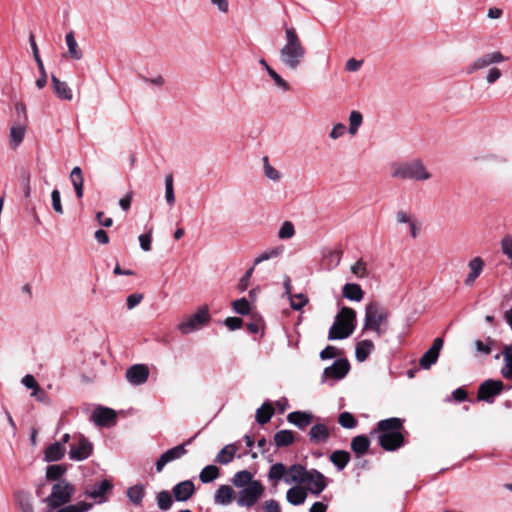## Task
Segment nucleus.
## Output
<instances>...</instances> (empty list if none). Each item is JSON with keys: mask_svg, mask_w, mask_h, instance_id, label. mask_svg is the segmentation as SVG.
<instances>
[{"mask_svg": "<svg viewBox=\"0 0 512 512\" xmlns=\"http://www.w3.org/2000/svg\"><path fill=\"white\" fill-rule=\"evenodd\" d=\"M149 369L145 364H135L126 371L127 381L134 386H139L148 380Z\"/></svg>", "mask_w": 512, "mask_h": 512, "instance_id": "dca6fc26", "label": "nucleus"}, {"mask_svg": "<svg viewBox=\"0 0 512 512\" xmlns=\"http://www.w3.org/2000/svg\"><path fill=\"white\" fill-rule=\"evenodd\" d=\"M285 39L286 42L280 49V61L286 68L296 70L305 58L306 49L293 27L285 29Z\"/></svg>", "mask_w": 512, "mask_h": 512, "instance_id": "f03ea898", "label": "nucleus"}, {"mask_svg": "<svg viewBox=\"0 0 512 512\" xmlns=\"http://www.w3.org/2000/svg\"><path fill=\"white\" fill-rule=\"evenodd\" d=\"M75 488L66 480H59L52 486L51 493L44 499L49 512L66 505L72 498Z\"/></svg>", "mask_w": 512, "mask_h": 512, "instance_id": "6e6552de", "label": "nucleus"}, {"mask_svg": "<svg viewBox=\"0 0 512 512\" xmlns=\"http://www.w3.org/2000/svg\"><path fill=\"white\" fill-rule=\"evenodd\" d=\"M350 370V364L346 359H338L331 366L326 367L323 372V379L340 380L344 378Z\"/></svg>", "mask_w": 512, "mask_h": 512, "instance_id": "2eb2a0df", "label": "nucleus"}, {"mask_svg": "<svg viewBox=\"0 0 512 512\" xmlns=\"http://www.w3.org/2000/svg\"><path fill=\"white\" fill-rule=\"evenodd\" d=\"M501 252L505 255L512 264V235L506 234L500 241Z\"/></svg>", "mask_w": 512, "mask_h": 512, "instance_id": "de8ad7c7", "label": "nucleus"}, {"mask_svg": "<svg viewBox=\"0 0 512 512\" xmlns=\"http://www.w3.org/2000/svg\"><path fill=\"white\" fill-rule=\"evenodd\" d=\"M390 174L392 178L398 180H413L417 182H424L432 178V173L420 159L392 163Z\"/></svg>", "mask_w": 512, "mask_h": 512, "instance_id": "20e7f679", "label": "nucleus"}, {"mask_svg": "<svg viewBox=\"0 0 512 512\" xmlns=\"http://www.w3.org/2000/svg\"><path fill=\"white\" fill-rule=\"evenodd\" d=\"M493 341L490 338H487L486 342L482 340H476L475 341V348L476 350L484 355H488L491 353V344Z\"/></svg>", "mask_w": 512, "mask_h": 512, "instance_id": "bf43d9fd", "label": "nucleus"}, {"mask_svg": "<svg viewBox=\"0 0 512 512\" xmlns=\"http://www.w3.org/2000/svg\"><path fill=\"white\" fill-rule=\"evenodd\" d=\"M345 132H346V126L342 123H337L331 129V131L329 133V137L332 140H337V139L341 138L342 136H344Z\"/></svg>", "mask_w": 512, "mask_h": 512, "instance_id": "0e129e2a", "label": "nucleus"}, {"mask_svg": "<svg viewBox=\"0 0 512 512\" xmlns=\"http://www.w3.org/2000/svg\"><path fill=\"white\" fill-rule=\"evenodd\" d=\"M263 511L264 512H282L280 504L274 499H270V500H267L264 502Z\"/></svg>", "mask_w": 512, "mask_h": 512, "instance_id": "774afa93", "label": "nucleus"}, {"mask_svg": "<svg viewBox=\"0 0 512 512\" xmlns=\"http://www.w3.org/2000/svg\"><path fill=\"white\" fill-rule=\"evenodd\" d=\"M70 179L72 185L74 187L77 198L83 197V188H84V178L82 175V170L79 166H76L72 169L70 173Z\"/></svg>", "mask_w": 512, "mask_h": 512, "instance_id": "c756f323", "label": "nucleus"}, {"mask_svg": "<svg viewBox=\"0 0 512 512\" xmlns=\"http://www.w3.org/2000/svg\"><path fill=\"white\" fill-rule=\"evenodd\" d=\"M165 200L169 206H173L175 204V194H174L173 175L172 174H168L165 177Z\"/></svg>", "mask_w": 512, "mask_h": 512, "instance_id": "c03bdc74", "label": "nucleus"}, {"mask_svg": "<svg viewBox=\"0 0 512 512\" xmlns=\"http://www.w3.org/2000/svg\"><path fill=\"white\" fill-rule=\"evenodd\" d=\"M502 390L503 382L501 380L488 379L479 386L477 398L480 401L493 403L495 396L499 395Z\"/></svg>", "mask_w": 512, "mask_h": 512, "instance_id": "9b49d317", "label": "nucleus"}, {"mask_svg": "<svg viewBox=\"0 0 512 512\" xmlns=\"http://www.w3.org/2000/svg\"><path fill=\"white\" fill-rule=\"evenodd\" d=\"M65 41L68 47L69 56L75 60H80L83 57V53L80 47L78 46V43L75 40L74 33L72 31L66 34Z\"/></svg>", "mask_w": 512, "mask_h": 512, "instance_id": "473e14b6", "label": "nucleus"}, {"mask_svg": "<svg viewBox=\"0 0 512 512\" xmlns=\"http://www.w3.org/2000/svg\"><path fill=\"white\" fill-rule=\"evenodd\" d=\"M504 359V366L501 369V374L506 379H512V345H505L502 350Z\"/></svg>", "mask_w": 512, "mask_h": 512, "instance_id": "7c9ffc66", "label": "nucleus"}, {"mask_svg": "<svg viewBox=\"0 0 512 512\" xmlns=\"http://www.w3.org/2000/svg\"><path fill=\"white\" fill-rule=\"evenodd\" d=\"M22 384L28 389H33L32 396H36L39 390V385L32 375H25L22 378Z\"/></svg>", "mask_w": 512, "mask_h": 512, "instance_id": "680f3d73", "label": "nucleus"}, {"mask_svg": "<svg viewBox=\"0 0 512 512\" xmlns=\"http://www.w3.org/2000/svg\"><path fill=\"white\" fill-rule=\"evenodd\" d=\"M92 451V443L81 435L77 443L71 444L69 450V458L74 461H83L92 454Z\"/></svg>", "mask_w": 512, "mask_h": 512, "instance_id": "ddd939ff", "label": "nucleus"}, {"mask_svg": "<svg viewBox=\"0 0 512 512\" xmlns=\"http://www.w3.org/2000/svg\"><path fill=\"white\" fill-rule=\"evenodd\" d=\"M370 446L369 439L364 435L356 436L351 441V449L358 455L367 453Z\"/></svg>", "mask_w": 512, "mask_h": 512, "instance_id": "c9c22d12", "label": "nucleus"}, {"mask_svg": "<svg viewBox=\"0 0 512 512\" xmlns=\"http://www.w3.org/2000/svg\"><path fill=\"white\" fill-rule=\"evenodd\" d=\"M307 498V491L305 488L296 485L288 489L286 493L287 501L294 506L301 505Z\"/></svg>", "mask_w": 512, "mask_h": 512, "instance_id": "b1692460", "label": "nucleus"}, {"mask_svg": "<svg viewBox=\"0 0 512 512\" xmlns=\"http://www.w3.org/2000/svg\"><path fill=\"white\" fill-rule=\"evenodd\" d=\"M302 484H305L307 490L316 496H318L327 486L325 476L316 469L307 470Z\"/></svg>", "mask_w": 512, "mask_h": 512, "instance_id": "f8f14e48", "label": "nucleus"}, {"mask_svg": "<svg viewBox=\"0 0 512 512\" xmlns=\"http://www.w3.org/2000/svg\"><path fill=\"white\" fill-rule=\"evenodd\" d=\"M356 312L349 307H343L335 317L328 333L329 340L348 338L355 329Z\"/></svg>", "mask_w": 512, "mask_h": 512, "instance_id": "0eeeda50", "label": "nucleus"}, {"mask_svg": "<svg viewBox=\"0 0 512 512\" xmlns=\"http://www.w3.org/2000/svg\"><path fill=\"white\" fill-rule=\"evenodd\" d=\"M233 309L236 313L246 315L250 312V304L246 298L235 300L233 303Z\"/></svg>", "mask_w": 512, "mask_h": 512, "instance_id": "6e6d98bb", "label": "nucleus"}, {"mask_svg": "<svg viewBox=\"0 0 512 512\" xmlns=\"http://www.w3.org/2000/svg\"><path fill=\"white\" fill-rule=\"evenodd\" d=\"M508 60L509 57L505 56L501 51H490L480 55L472 63H470L466 67V73L468 75H472L479 70L488 68L485 75V82L488 85H492L499 81L503 76L502 70L496 65Z\"/></svg>", "mask_w": 512, "mask_h": 512, "instance_id": "f257e3e1", "label": "nucleus"}, {"mask_svg": "<svg viewBox=\"0 0 512 512\" xmlns=\"http://www.w3.org/2000/svg\"><path fill=\"white\" fill-rule=\"evenodd\" d=\"M66 452V447L61 442H54L50 444L44 451V458L47 462H54L61 460Z\"/></svg>", "mask_w": 512, "mask_h": 512, "instance_id": "5701e85b", "label": "nucleus"}, {"mask_svg": "<svg viewBox=\"0 0 512 512\" xmlns=\"http://www.w3.org/2000/svg\"><path fill=\"white\" fill-rule=\"evenodd\" d=\"M307 469L301 464H294L287 468L283 463L273 464L268 471V480L272 487L277 490L281 480L286 484H302L305 478Z\"/></svg>", "mask_w": 512, "mask_h": 512, "instance_id": "39448f33", "label": "nucleus"}, {"mask_svg": "<svg viewBox=\"0 0 512 512\" xmlns=\"http://www.w3.org/2000/svg\"><path fill=\"white\" fill-rule=\"evenodd\" d=\"M192 442V438L189 439L187 442L177 445L171 449H168L166 452H164L159 459L157 460L155 467L157 472H161L163 468L170 462L180 459L182 456H184L187 451L185 449V446L187 444H190Z\"/></svg>", "mask_w": 512, "mask_h": 512, "instance_id": "4468645a", "label": "nucleus"}, {"mask_svg": "<svg viewBox=\"0 0 512 512\" xmlns=\"http://www.w3.org/2000/svg\"><path fill=\"white\" fill-rule=\"evenodd\" d=\"M402 428V421L399 418L379 421L377 424L379 445L387 451H394L400 448L404 443V437L401 433Z\"/></svg>", "mask_w": 512, "mask_h": 512, "instance_id": "7ed1b4c3", "label": "nucleus"}, {"mask_svg": "<svg viewBox=\"0 0 512 512\" xmlns=\"http://www.w3.org/2000/svg\"><path fill=\"white\" fill-rule=\"evenodd\" d=\"M236 447L233 444H228L223 447L215 457V462L221 465L229 464L236 454Z\"/></svg>", "mask_w": 512, "mask_h": 512, "instance_id": "2f4dec72", "label": "nucleus"}, {"mask_svg": "<svg viewBox=\"0 0 512 512\" xmlns=\"http://www.w3.org/2000/svg\"><path fill=\"white\" fill-rule=\"evenodd\" d=\"M92 508L91 503L79 502L60 508L57 512H87Z\"/></svg>", "mask_w": 512, "mask_h": 512, "instance_id": "3c124183", "label": "nucleus"}, {"mask_svg": "<svg viewBox=\"0 0 512 512\" xmlns=\"http://www.w3.org/2000/svg\"><path fill=\"white\" fill-rule=\"evenodd\" d=\"M138 239L142 250L146 252L151 250L152 230L148 233L141 234Z\"/></svg>", "mask_w": 512, "mask_h": 512, "instance_id": "e2e57ef3", "label": "nucleus"}, {"mask_svg": "<svg viewBox=\"0 0 512 512\" xmlns=\"http://www.w3.org/2000/svg\"><path fill=\"white\" fill-rule=\"evenodd\" d=\"M287 419L300 429H304L312 422V414L308 412L295 411L288 414Z\"/></svg>", "mask_w": 512, "mask_h": 512, "instance_id": "a878e982", "label": "nucleus"}, {"mask_svg": "<svg viewBox=\"0 0 512 512\" xmlns=\"http://www.w3.org/2000/svg\"><path fill=\"white\" fill-rule=\"evenodd\" d=\"M274 441L278 447L289 446L294 441V434L290 430L278 431L274 436Z\"/></svg>", "mask_w": 512, "mask_h": 512, "instance_id": "79ce46f5", "label": "nucleus"}, {"mask_svg": "<svg viewBox=\"0 0 512 512\" xmlns=\"http://www.w3.org/2000/svg\"><path fill=\"white\" fill-rule=\"evenodd\" d=\"M343 297L352 301H361L364 296V292L360 285L355 283H347L343 286L342 289Z\"/></svg>", "mask_w": 512, "mask_h": 512, "instance_id": "c85d7f7f", "label": "nucleus"}, {"mask_svg": "<svg viewBox=\"0 0 512 512\" xmlns=\"http://www.w3.org/2000/svg\"><path fill=\"white\" fill-rule=\"evenodd\" d=\"M26 127L20 122L14 123L10 128V145L15 148L19 146L25 137Z\"/></svg>", "mask_w": 512, "mask_h": 512, "instance_id": "cd10ccee", "label": "nucleus"}, {"mask_svg": "<svg viewBox=\"0 0 512 512\" xmlns=\"http://www.w3.org/2000/svg\"><path fill=\"white\" fill-rule=\"evenodd\" d=\"M389 311L377 302L366 305L363 323L364 331H373L378 337L387 331Z\"/></svg>", "mask_w": 512, "mask_h": 512, "instance_id": "423d86ee", "label": "nucleus"}, {"mask_svg": "<svg viewBox=\"0 0 512 512\" xmlns=\"http://www.w3.org/2000/svg\"><path fill=\"white\" fill-rule=\"evenodd\" d=\"M254 267H251L246 271V273L243 275V277L240 279L238 288L240 291H245L248 288L250 278L253 274Z\"/></svg>", "mask_w": 512, "mask_h": 512, "instance_id": "338daca9", "label": "nucleus"}, {"mask_svg": "<svg viewBox=\"0 0 512 512\" xmlns=\"http://www.w3.org/2000/svg\"><path fill=\"white\" fill-rule=\"evenodd\" d=\"M351 272L358 278L368 276L367 266L363 260H358L351 266Z\"/></svg>", "mask_w": 512, "mask_h": 512, "instance_id": "4d7b16f0", "label": "nucleus"}, {"mask_svg": "<svg viewBox=\"0 0 512 512\" xmlns=\"http://www.w3.org/2000/svg\"><path fill=\"white\" fill-rule=\"evenodd\" d=\"M66 472V468L62 465H50L46 469V478L48 480H58Z\"/></svg>", "mask_w": 512, "mask_h": 512, "instance_id": "09e8293b", "label": "nucleus"}, {"mask_svg": "<svg viewBox=\"0 0 512 512\" xmlns=\"http://www.w3.org/2000/svg\"><path fill=\"white\" fill-rule=\"evenodd\" d=\"M288 297L290 298L291 308L294 310L302 309L308 302L307 297L302 293L297 294V295L291 294V296H288Z\"/></svg>", "mask_w": 512, "mask_h": 512, "instance_id": "5fc2aeb1", "label": "nucleus"}, {"mask_svg": "<svg viewBox=\"0 0 512 512\" xmlns=\"http://www.w3.org/2000/svg\"><path fill=\"white\" fill-rule=\"evenodd\" d=\"M485 266L484 260L477 256L472 258L468 263L469 273L465 278V285L472 286L476 279L480 276Z\"/></svg>", "mask_w": 512, "mask_h": 512, "instance_id": "6ab92c4d", "label": "nucleus"}, {"mask_svg": "<svg viewBox=\"0 0 512 512\" xmlns=\"http://www.w3.org/2000/svg\"><path fill=\"white\" fill-rule=\"evenodd\" d=\"M157 504L158 507L163 511L170 509L173 504L171 494L168 491L159 492L157 494Z\"/></svg>", "mask_w": 512, "mask_h": 512, "instance_id": "a18cd8bd", "label": "nucleus"}, {"mask_svg": "<svg viewBox=\"0 0 512 512\" xmlns=\"http://www.w3.org/2000/svg\"><path fill=\"white\" fill-rule=\"evenodd\" d=\"M127 497L129 500L136 506L141 505L142 500L144 498V486L143 485H134L128 488Z\"/></svg>", "mask_w": 512, "mask_h": 512, "instance_id": "58836bf2", "label": "nucleus"}, {"mask_svg": "<svg viewBox=\"0 0 512 512\" xmlns=\"http://www.w3.org/2000/svg\"><path fill=\"white\" fill-rule=\"evenodd\" d=\"M53 90L58 98L70 101L73 98L72 90L66 82L60 81L56 76H52Z\"/></svg>", "mask_w": 512, "mask_h": 512, "instance_id": "393cba45", "label": "nucleus"}, {"mask_svg": "<svg viewBox=\"0 0 512 512\" xmlns=\"http://www.w3.org/2000/svg\"><path fill=\"white\" fill-rule=\"evenodd\" d=\"M438 355L428 349L420 359V366L423 369H429L433 364L437 362Z\"/></svg>", "mask_w": 512, "mask_h": 512, "instance_id": "603ef678", "label": "nucleus"}, {"mask_svg": "<svg viewBox=\"0 0 512 512\" xmlns=\"http://www.w3.org/2000/svg\"><path fill=\"white\" fill-rule=\"evenodd\" d=\"M92 418L98 426H110L115 422L116 413L113 409L98 407L94 410Z\"/></svg>", "mask_w": 512, "mask_h": 512, "instance_id": "a211bd4d", "label": "nucleus"}, {"mask_svg": "<svg viewBox=\"0 0 512 512\" xmlns=\"http://www.w3.org/2000/svg\"><path fill=\"white\" fill-rule=\"evenodd\" d=\"M295 235V228L292 222L285 221L279 231H278V237L280 239H290Z\"/></svg>", "mask_w": 512, "mask_h": 512, "instance_id": "864d4df0", "label": "nucleus"}, {"mask_svg": "<svg viewBox=\"0 0 512 512\" xmlns=\"http://www.w3.org/2000/svg\"><path fill=\"white\" fill-rule=\"evenodd\" d=\"M142 299H143V294H141V293L130 294L126 300L127 308L129 310H132L142 301Z\"/></svg>", "mask_w": 512, "mask_h": 512, "instance_id": "69168bd1", "label": "nucleus"}, {"mask_svg": "<svg viewBox=\"0 0 512 512\" xmlns=\"http://www.w3.org/2000/svg\"><path fill=\"white\" fill-rule=\"evenodd\" d=\"M338 423L346 429L355 428L357 425L355 417L349 412H342L338 417Z\"/></svg>", "mask_w": 512, "mask_h": 512, "instance_id": "8fccbe9b", "label": "nucleus"}, {"mask_svg": "<svg viewBox=\"0 0 512 512\" xmlns=\"http://www.w3.org/2000/svg\"><path fill=\"white\" fill-rule=\"evenodd\" d=\"M268 75L272 78L275 85L283 92H287L290 90V85L288 84V82L285 81L275 70H270V73Z\"/></svg>", "mask_w": 512, "mask_h": 512, "instance_id": "13d9d810", "label": "nucleus"}, {"mask_svg": "<svg viewBox=\"0 0 512 512\" xmlns=\"http://www.w3.org/2000/svg\"><path fill=\"white\" fill-rule=\"evenodd\" d=\"M374 350V343L371 340H361L356 344L355 357L357 361L364 362Z\"/></svg>", "mask_w": 512, "mask_h": 512, "instance_id": "bb28decb", "label": "nucleus"}, {"mask_svg": "<svg viewBox=\"0 0 512 512\" xmlns=\"http://www.w3.org/2000/svg\"><path fill=\"white\" fill-rule=\"evenodd\" d=\"M363 123V115L356 110H353L349 115V128L350 135L355 136Z\"/></svg>", "mask_w": 512, "mask_h": 512, "instance_id": "ea45409f", "label": "nucleus"}, {"mask_svg": "<svg viewBox=\"0 0 512 512\" xmlns=\"http://www.w3.org/2000/svg\"><path fill=\"white\" fill-rule=\"evenodd\" d=\"M232 484L237 488H244L250 485L255 480L253 479V475L248 470H242L234 474L232 478Z\"/></svg>", "mask_w": 512, "mask_h": 512, "instance_id": "f704fd0d", "label": "nucleus"}, {"mask_svg": "<svg viewBox=\"0 0 512 512\" xmlns=\"http://www.w3.org/2000/svg\"><path fill=\"white\" fill-rule=\"evenodd\" d=\"M51 200L54 211L58 214H63L64 210L61 204V196L59 190L54 189L52 191Z\"/></svg>", "mask_w": 512, "mask_h": 512, "instance_id": "052dcab7", "label": "nucleus"}, {"mask_svg": "<svg viewBox=\"0 0 512 512\" xmlns=\"http://www.w3.org/2000/svg\"><path fill=\"white\" fill-rule=\"evenodd\" d=\"M283 250L284 249L282 246H278V247H273V248H270V249L264 251L263 253H261L259 256H257L255 258L254 265H258L264 261H267V260H270V259L280 256L283 253Z\"/></svg>", "mask_w": 512, "mask_h": 512, "instance_id": "37998d69", "label": "nucleus"}, {"mask_svg": "<svg viewBox=\"0 0 512 512\" xmlns=\"http://www.w3.org/2000/svg\"><path fill=\"white\" fill-rule=\"evenodd\" d=\"M194 484L190 480L182 481L173 488V495L177 501H187L194 493Z\"/></svg>", "mask_w": 512, "mask_h": 512, "instance_id": "aec40b11", "label": "nucleus"}, {"mask_svg": "<svg viewBox=\"0 0 512 512\" xmlns=\"http://www.w3.org/2000/svg\"><path fill=\"white\" fill-rule=\"evenodd\" d=\"M15 500L22 512H34L30 493L18 491L15 493Z\"/></svg>", "mask_w": 512, "mask_h": 512, "instance_id": "72a5a7b5", "label": "nucleus"}, {"mask_svg": "<svg viewBox=\"0 0 512 512\" xmlns=\"http://www.w3.org/2000/svg\"><path fill=\"white\" fill-rule=\"evenodd\" d=\"M264 486L260 481H254L247 487L241 488L236 497L240 507H252L264 494Z\"/></svg>", "mask_w": 512, "mask_h": 512, "instance_id": "9d476101", "label": "nucleus"}, {"mask_svg": "<svg viewBox=\"0 0 512 512\" xmlns=\"http://www.w3.org/2000/svg\"><path fill=\"white\" fill-rule=\"evenodd\" d=\"M235 498V492L229 485H220L214 495V502L217 505H229Z\"/></svg>", "mask_w": 512, "mask_h": 512, "instance_id": "412c9836", "label": "nucleus"}, {"mask_svg": "<svg viewBox=\"0 0 512 512\" xmlns=\"http://www.w3.org/2000/svg\"><path fill=\"white\" fill-rule=\"evenodd\" d=\"M330 461L341 471L349 463L350 454L344 450H336L330 455Z\"/></svg>", "mask_w": 512, "mask_h": 512, "instance_id": "e433bc0d", "label": "nucleus"}, {"mask_svg": "<svg viewBox=\"0 0 512 512\" xmlns=\"http://www.w3.org/2000/svg\"><path fill=\"white\" fill-rule=\"evenodd\" d=\"M263 162H264L265 176L272 181H275V182L279 181L281 179V173L276 168H274L273 166L270 165L269 159L267 156H265L263 158Z\"/></svg>", "mask_w": 512, "mask_h": 512, "instance_id": "49530a36", "label": "nucleus"}, {"mask_svg": "<svg viewBox=\"0 0 512 512\" xmlns=\"http://www.w3.org/2000/svg\"><path fill=\"white\" fill-rule=\"evenodd\" d=\"M274 414V410L269 403H264L256 412V420L259 424H266L270 421Z\"/></svg>", "mask_w": 512, "mask_h": 512, "instance_id": "a19ab883", "label": "nucleus"}, {"mask_svg": "<svg viewBox=\"0 0 512 512\" xmlns=\"http://www.w3.org/2000/svg\"><path fill=\"white\" fill-rule=\"evenodd\" d=\"M329 436V429L324 424L313 425L309 431L310 441L314 444H321L327 442Z\"/></svg>", "mask_w": 512, "mask_h": 512, "instance_id": "4be33fe9", "label": "nucleus"}, {"mask_svg": "<svg viewBox=\"0 0 512 512\" xmlns=\"http://www.w3.org/2000/svg\"><path fill=\"white\" fill-rule=\"evenodd\" d=\"M210 319L208 306L203 305L198 308L195 314L188 316L184 321L179 323L177 329L181 334L187 335L200 330L209 323Z\"/></svg>", "mask_w": 512, "mask_h": 512, "instance_id": "1a4fd4ad", "label": "nucleus"}, {"mask_svg": "<svg viewBox=\"0 0 512 512\" xmlns=\"http://www.w3.org/2000/svg\"><path fill=\"white\" fill-rule=\"evenodd\" d=\"M219 468L215 465H207L204 467L200 474L199 479L202 483H210L219 477Z\"/></svg>", "mask_w": 512, "mask_h": 512, "instance_id": "4c0bfd02", "label": "nucleus"}, {"mask_svg": "<svg viewBox=\"0 0 512 512\" xmlns=\"http://www.w3.org/2000/svg\"><path fill=\"white\" fill-rule=\"evenodd\" d=\"M112 489V484L107 479L102 480L93 489H86L84 494L96 501V503H104L107 501L106 494Z\"/></svg>", "mask_w": 512, "mask_h": 512, "instance_id": "f3484780", "label": "nucleus"}]
</instances>
